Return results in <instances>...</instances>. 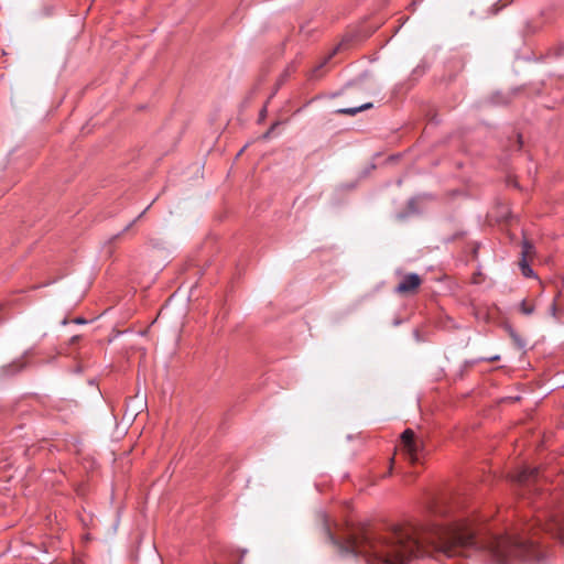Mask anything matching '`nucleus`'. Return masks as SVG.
<instances>
[{
	"label": "nucleus",
	"mask_w": 564,
	"mask_h": 564,
	"mask_svg": "<svg viewBox=\"0 0 564 564\" xmlns=\"http://www.w3.org/2000/svg\"><path fill=\"white\" fill-rule=\"evenodd\" d=\"M372 107V104L371 102H368V104H365V105H361L359 107H355V108H344V109H339L338 112L339 113H344V115H349V116H354L362 110H366V109H369Z\"/></svg>",
	"instance_id": "obj_7"
},
{
	"label": "nucleus",
	"mask_w": 564,
	"mask_h": 564,
	"mask_svg": "<svg viewBox=\"0 0 564 564\" xmlns=\"http://www.w3.org/2000/svg\"><path fill=\"white\" fill-rule=\"evenodd\" d=\"M75 322H76L77 324H84V323H86V321H85V319H83V318H76V319H75Z\"/></svg>",
	"instance_id": "obj_16"
},
{
	"label": "nucleus",
	"mask_w": 564,
	"mask_h": 564,
	"mask_svg": "<svg viewBox=\"0 0 564 564\" xmlns=\"http://www.w3.org/2000/svg\"><path fill=\"white\" fill-rule=\"evenodd\" d=\"M499 359H500V356L497 355V356L490 357L488 360L489 361H497Z\"/></svg>",
	"instance_id": "obj_15"
},
{
	"label": "nucleus",
	"mask_w": 564,
	"mask_h": 564,
	"mask_svg": "<svg viewBox=\"0 0 564 564\" xmlns=\"http://www.w3.org/2000/svg\"><path fill=\"white\" fill-rule=\"evenodd\" d=\"M509 335L518 348L525 347V340L512 327H509Z\"/></svg>",
	"instance_id": "obj_9"
},
{
	"label": "nucleus",
	"mask_w": 564,
	"mask_h": 564,
	"mask_svg": "<svg viewBox=\"0 0 564 564\" xmlns=\"http://www.w3.org/2000/svg\"><path fill=\"white\" fill-rule=\"evenodd\" d=\"M519 265H520L521 273L523 274V276H525V278L533 276L534 273H533L532 268L529 265L528 260H525L524 258H521Z\"/></svg>",
	"instance_id": "obj_10"
},
{
	"label": "nucleus",
	"mask_w": 564,
	"mask_h": 564,
	"mask_svg": "<svg viewBox=\"0 0 564 564\" xmlns=\"http://www.w3.org/2000/svg\"><path fill=\"white\" fill-rule=\"evenodd\" d=\"M336 51H338V47H335V50L329 54L332 57L335 55Z\"/></svg>",
	"instance_id": "obj_17"
},
{
	"label": "nucleus",
	"mask_w": 564,
	"mask_h": 564,
	"mask_svg": "<svg viewBox=\"0 0 564 564\" xmlns=\"http://www.w3.org/2000/svg\"><path fill=\"white\" fill-rule=\"evenodd\" d=\"M332 55L326 56L318 65H316L310 73L308 78L311 80H317L323 76L322 69L329 62Z\"/></svg>",
	"instance_id": "obj_5"
},
{
	"label": "nucleus",
	"mask_w": 564,
	"mask_h": 564,
	"mask_svg": "<svg viewBox=\"0 0 564 564\" xmlns=\"http://www.w3.org/2000/svg\"><path fill=\"white\" fill-rule=\"evenodd\" d=\"M414 335H415L416 337H419V330H415V332H414Z\"/></svg>",
	"instance_id": "obj_18"
},
{
	"label": "nucleus",
	"mask_w": 564,
	"mask_h": 564,
	"mask_svg": "<svg viewBox=\"0 0 564 564\" xmlns=\"http://www.w3.org/2000/svg\"><path fill=\"white\" fill-rule=\"evenodd\" d=\"M520 311L524 315H531L534 312V306L527 303V301H522L520 304Z\"/></svg>",
	"instance_id": "obj_11"
},
{
	"label": "nucleus",
	"mask_w": 564,
	"mask_h": 564,
	"mask_svg": "<svg viewBox=\"0 0 564 564\" xmlns=\"http://www.w3.org/2000/svg\"><path fill=\"white\" fill-rule=\"evenodd\" d=\"M433 519L426 523L403 522L378 531L370 525L355 529L345 541H339L324 523V534L341 555L364 556L370 564H406L430 552L447 557L468 555L485 549L498 564L513 560L540 561L542 550L533 539L540 531L564 544V501L558 506L535 511L534 521L528 522L521 533L491 534L478 538L479 517L474 511H460L446 500L430 507Z\"/></svg>",
	"instance_id": "obj_1"
},
{
	"label": "nucleus",
	"mask_w": 564,
	"mask_h": 564,
	"mask_svg": "<svg viewBox=\"0 0 564 564\" xmlns=\"http://www.w3.org/2000/svg\"><path fill=\"white\" fill-rule=\"evenodd\" d=\"M275 126H276V123H275V124H273V126L271 127V129H270L269 131H267V132L262 135V138H263V139H268V138L270 137V134H271V131L274 129V127H275Z\"/></svg>",
	"instance_id": "obj_14"
},
{
	"label": "nucleus",
	"mask_w": 564,
	"mask_h": 564,
	"mask_svg": "<svg viewBox=\"0 0 564 564\" xmlns=\"http://www.w3.org/2000/svg\"><path fill=\"white\" fill-rule=\"evenodd\" d=\"M24 368V362L21 360L14 361L10 365H7L2 368V373L7 377L13 376L20 372Z\"/></svg>",
	"instance_id": "obj_6"
},
{
	"label": "nucleus",
	"mask_w": 564,
	"mask_h": 564,
	"mask_svg": "<svg viewBox=\"0 0 564 564\" xmlns=\"http://www.w3.org/2000/svg\"><path fill=\"white\" fill-rule=\"evenodd\" d=\"M539 477L538 468L525 467L513 476V481L520 486L521 492L519 495L525 496L532 494V486Z\"/></svg>",
	"instance_id": "obj_3"
},
{
	"label": "nucleus",
	"mask_w": 564,
	"mask_h": 564,
	"mask_svg": "<svg viewBox=\"0 0 564 564\" xmlns=\"http://www.w3.org/2000/svg\"><path fill=\"white\" fill-rule=\"evenodd\" d=\"M401 445L411 464L420 463L424 451L423 442L415 438V434L411 429L402 432Z\"/></svg>",
	"instance_id": "obj_2"
},
{
	"label": "nucleus",
	"mask_w": 564,
	"mask_h": 564,
	"mask_svg": "<svg viewBox=\"0 0 564 564\" xmlns=\"http://www.w3.org/2000/svg\"><path fill=\"white\" fill-rule=\"evenodd\" d=\"M534 253V246L527 239L522 241L521 258L528 260Z\"/></svg>",
	"instance_id": "obj_8"
},
{
	"label": "nucleus",
	"mask_w": 564,
	"mask_h": 564,
	"mask_svg": "<svg viewBox=\"0 0 564 564\" xmlns=\"http://www.w3.org/2000/svg\"><path fill=\"white\" fill-rule=\"evenodd\" d=\"M148 208H149V206H148L144 210H142V213H141V214H140L135 219H133V220H132V221H131V223H130V224L124 228V231H127L128 229H130V228L133 226V224H134L139 218H141V217L145 214V212L148 210Z\"/></svg>",
	"instance_id": "obj_12"
},
{
	"label": "nucleus",
	"mask_w": 564,
	"mask_h": 564,
	"mask_svg": "<svg viewBox=\"0 0 564 564\" xmlns=\"http://www.w3.org/2000/svg\"><path fill=\"white\" fill-rule=\"evenodd\" d=\"M422 284V279L416 273L405 274L400 283L395 286V293L398 294H410L414 293Z\"/></svg>",
	"instance_id": "obj_4"
},
{
	"label": "nucleus",
	"mask_w": 564,
	"mask_h": 564,
	"mask_svg": "<svg viewBox=\"0 0 564 564\" xmlns=\"http://www.w3.org/2000/svg\"><path fill=\"white\" fill-rule=\"evenodd\" d=\"M550 312L553 316L556 315V299L553 300L551 306H550Z\"/></svg>",
	"instance_id": "obj_13"
}]
</instances>
